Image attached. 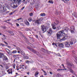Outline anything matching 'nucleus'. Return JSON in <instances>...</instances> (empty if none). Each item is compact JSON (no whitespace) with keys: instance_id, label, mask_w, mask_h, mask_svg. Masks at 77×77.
<instances>
[{"instance_id":"f257e3e1","label":"nucleus","mask_w":77,"mask_h":77,"mask_svg":"<svg viewBox=\"0 0 77 77\" xmlns=\"http://www.w3.org/2000/svg\"><path fill=\"white\" fill-rule=\"evenodd\" d=\"M63 31H58L57 32V39H61V36H60V35L61 34H62L63 33Z\"/></svg>"},{"instance_id":"f03ea898","label":"nucleus","mask_w":77,"mask_h":77,"mask_svg":"<svg viewBox=\"0 0 77 77\" xmlns=\"http://www.w3.org/2000/svg\"><path fill=\"white\" fill-rule=\"evenodd\" d=\"M69 30V29L68 27H66L64 28V29L63 30H62L60 31L61 32H62L63 31V34L66 35H67V33H68V30Z\"/></svg>"},{"instance_id":"7ed1b4c3","label":"nucleus","mask_w":77,"mask_h":77,"mask_svg":"<svg viewBox=\"0 0 77 77\" xmlns=\"http://www.w3.org/2000/svg\"><path fill=\"white\" fill-rule=\"evenodd\" d=\"M41 29L42 30V32H43V33H44V32H45L47 31L46 26H45L43 25H42Z\"/></svg>"},{"instance_id":"20e7f679","label":"nucleus","mask_w":77,"mask_h":77,"mask_svg":"<svg viewBox=\"0 0 77 77\" xmlns=\"http://www.w3.org/2000/svg\"><path fill=\"white\" fill-rule=\"evenodd\" d=\"M63 36L62 38H61L60 39V41H64L68 38V36H67V35H66V34L63 33Z\"/></svg>"},{"instance_id":"39448f33","label":"nucleus","mask_w":77,"mask_h":77,"mask_svg":"<svg viewBox=\"0 0 77 77\" xmlns=\"http://www.w3.org/2000/svg\"><path fill=\"white\" fill-rule=\"evenodd\" d=\"M71 29L70 31L71 32V33H74V30L75 29V27L74 26H72L70 27Z\"/></svg>"},{"instance_id":"423d86ee","label":"nucleus","mask_w":77,"mask_h":77,"mask_svg":"<svg viewBox=\"0 0 77 77\" xmlns=\"http://www.w3.org/2000/svg\"><path fill=\"white\" fill-rule=\"evenodd\" d=\"M0 11H2L3 12H4L6 11V8L5 6H3L1 7Z\"/></svg>"},{"instance_id":"0eeeda50","label":"nucleus","mask_w":77,"mask_h":77,"mask_svg":"<svg viewBox=\"0 0 77 77\" xmlns=\"http://www.w3.org/2000/svg\"><path fill=\"white\" fill-rule=\"evenodd\" d=\"M47 32L48 35H51V33H52V29L51 28L50 29L48 30Z\"/></svg>"},{"instance_id":"6e6552de","label":"nucleus","mask_w":77,"mask_h":77,"mask_svg":"<svg viewBox=\"0 0 77 77\" xmlns=\"http://www.w3.org/2000/svg\"><path fill=\"white\" fill-rule=\"evenodd\" d=\"M56 23H52L51 25L52 26V28L53 29L55 30L56 29Z\"/></svg>"},{"instance_id":"1a4fd4ad","label":"nucleus","mask_w":77,"mask_h":77,"mask_svg":"<svg viewBox=\"0 0 77 77\" xmlns=\"http://www.w3.org/2000/svg\"><path fill=\"white\" fill-rule=\"evenodd\" d=\"M5 50H6V51L8 54L9 55H12V52L11 51L8 49H6Z\"/></svg>"},{"instance_id":"9d476101","label":"nucleus","mask_w":77,"mask_h":77,"mask_svg":"<svg viewBox=\"0 0 77 77\" xmlns=\"http://www.w3.org/2000/svg\"><path fill=\"white\" fill-rule=\"evenodd\" d=\"M65 45L66 47H69L70 45L69 44V42H65Z\"/></svg>"},{"instance_id":"9b49d317","label":"nucleus","mask_w":77,"mask_h":77,"mask_svg":"<svg viewBox=\"0 0 77 77\" xmlns=\"http://www.w3.org/2000/svg\"><path fill=\"white\" fill-rule=\"evenodd\" d=\"M69 69V71L70 72H71V73H72V74H73V75H75V76H76V74H75V73H74V71H73V70H72V69H71V68H68Z\"/></svg>"},{"instance_id":"f8f14e48","label":"nucleus","mask_w":77,"mask_h":77,"mask_svg":"<svg viewBox=\"0 0 77 77\" xmlns=\"http://www.w3.org/2000/svg\"><path fill=\"white\" fill-rule=\"evenodd\" d=\"M35 23L37 24H40L41 22L40 20H37L35 21Z\"/></svg>"},{"instance_id":"ddd939ff","label":"nucleus","mask_w":77,"mask_h":77,"mask_svg":"<svg viewBox=\"0 0 77 77\" xmlns=\"http://www.w3.org/2000/svg\"><path fill=\"white\" fill-rule=\"evenodd\" d=\"M67 65L68 66V67L69 68V66H70V68H71L72 67V66H73V64L71 63H67Z\"/></svg>"},{"instance_id":"4468645a","label":"nucleus","mask_w":77,"mask_h":77,"mask_svg":"<svg viewBox=\"0 0 77 77\" xmlns=\"http://www.w3.org/2000/svg\"><path fill=\"white\" fill-rule=\"evenodd\" d=\"M58 45L60 47V48H63V45L62 43L58 44Z\"/></svg>"},{"instance_id":"2eb2a0df","label":"nucleus","mask_w":77,"mask_h":77,"mask_svg":"<svg viewBox=\"0 0 77 77\" xmlns=\"http://www.w3.org/2000/svg\"><path fill=\"white\" fill-rule=\"evenodd\" d=\"M20 71H23L24 70V68L23 67H22V66H20Z\"/></svg>"},{"instance_id":"dca6fc26","label":"nucleus","mask_w":77,"mask_h":77,"mask_svg":"<svg viewBox=\"0 0 77 77\" xmlns=\"http://www.w3.org/2000/svg\"><path fill=\"white\" fill-rule=\"evenodd\" d=\"M32 52L33 53H35V54H37L38 52L36 51L34 49H32L31 50Z\"/></svg>"},{"instance_id":"f3484780","label":"nucleus","mask_w":77,"mask_h":77,"mask_svg":"<svg viewBox=\"0 0 77 77\" xmlns=\"http://www.w3.org/2000/svg\"><path fill=\"white\" fill-rule=\"evenodd\" d=\"M3 58V60H8V58L5 56H4Z\"/></svg>"},{"instance_id":"a211bd4d","label":"nucleus","mask_w":77,"mask_h":77,"mask_svg":"<svg viewBox=\"0 0 77 77\" xmlns=\"http://www.w3.org/2000/svg\"><path fill=\"white\" fill-rule=\"evenodd\" d=\"M22 0H17V3L18 4V5H20V3L21 2Z\"/></svg>"},{"instance_id":"6ab92c4d","label":"nucleus","mask_w":77,"mask_h":77,"mask_svg":"<svg viewBox=\"0 0 77 77\" xmlns=\"http://www.w3.org/2000/svg\"><path fill=\"white\" fill-rule=\"evenodd\" d=\"M5 56L4 55V54H2V53H0V58H2V57H3L4 56Z\"/></svg>"},{"instance_id":"aec40b11","label":"nucleus","mask_w":77,"mask_h":77,"mask_svg":"<svg viewBox=\"0 0 77 77\" xmlns=\"http://www.w3.org/2000/svg\"><path fill=\"white\" fill-rule=\"evenodd\" d=\"M39 74V72H38L37 71L35 73V76L36 77H38V75Z\"/></svg>"},{"instance_id":"412c9836","label":"nucleus","mask_w":77,"mask_h":77,"mask_svg":"<svg viewBox=\"0 0 77 77\" xmlns=\"http://www.w3.org/2000/svg\"><path fill=\"white\" fill-rule=\"evenodd\" d=\"M17 53V50H14L12 51V53L13 54H15Z\"/></svg>"},{"instance_id":"4be33fe9","label":"nucleus","mask_w":77,"mask_h":77,"mask_svg":"<svg viewBox=\"0 0 77 77\" xmlns=\"http://www.w3.org/2000/svg\"><path fill=\"white\" fill-rule=\"evenodd\" d=\"M40 15L42 17H44V16H45V14L44 13L41 14Z\"/></svg>"},{"instance_id":"5701e85b","label":"nucleus","mask_w":77,"mask_h":77,"mask_svg":"<svg viewBox=\"0 0 77 77\" xmlns=\"http://www.w3.org/2000/svg\"><path fill=\"white\" fill-rule=\"evenodd\" d=\"M16 48L17 50V51H21V49H20V48L18 47H16Z\"/></svg>"},{"instance_id":"b1692460","label":"nucleus","mask_w":77,"mask_h":77,"mask_svg":"<svg viewBox=\"0 0 77 77\" xmlns=\"http://www.w3.org/2000/svg\"><path fill=\"white\" fill-rule=\"evenodd\" d=\"M25 23L26 24V25H27V26H29V22L27 21L26 22H25Z\"/></svg>"},{"instance_id":"393cba45","label":"nucleus","mask_w":77,"mask_h":77,"mask_svg":"<svg viewBox=\"0 0 77 77\" xmlns=\"http://www.w3.org/2000/svg\"><path fill=\"white\" fill-rule=\"evenodd\" d=\"M73 42H74V41L72 40L70 42H69V43H70L71 45H73V44H74Z\"/></svg>"},{"instance_id":"a878e982","label":"nucleus","mask_w":77,"mask_h":77,"mask_svg":"<svg viewBox=\"0 0 77 77\" xmlns=\"http://www.w3.org/2000/svg\"><path fill=\"white\" fill-rule=\"evenodd\" d=\"M28 20L29 21V22H31V21H32V18H29L28 19Z\"/></svg>"},{"instance_id":"bb28decb","label":"nucleus","mask_w":77,"mask_h":77,"mask_svg":"<svg viewBox=\"0 0 77 77\" xmlns=\"http://www.w3.org/2000/svg\"><path fill=\"white\" fill-rule=\"evenodd\" d=\"M7 32H8V33H10V34H12V32L9 30L8 31H7Z\"/></svg>"},{"instance_id":"cd10ccee","label":"nucleus","mask_w":77,"mask_h":77,"mask_svg":"<svg viewBox=\"0 0 77 77\" xmlns=\"http://www.w3.org/2000/svg\"><path fill=\"white\" fill-rule=\"evenodd\" d=\"M24 58L26 59H28L29 58V57L27 56H25L24 57Z\"/></svg>"},{"instance_id":"c85d7f7f","label":"nucleus","mask_w":77,"mask_h":77,"mask_svg":"<svg viewBox=\"0 0 77 77\" xmlns=\"http://www.w3.org/2000/svg\"><path fill=\"white\" fill-rule=\"evenodd\" d=\"M0 46H2V47H4V46H5V45H4L3 44H0Z\"/></svg>"},{"instance_id":"c756f323","label":"nucleus","mask_w":77,"mask_h":77,"mask_svg":"<svg viewBox=\"0 0 77 77\" xmlns=\"http://www.w3.org/2000/svg\"><path fill=\"white\" fill-rule=\"evenodd\" d=\"M42 50L44 51V52H45V53L46 52V51L44 49L42 48Z\"/></svg>"},{"instance_id":"7c9ffc66","label":"nucleus","mask_w":77,"mask_h":77,"mask_svg":"<svg viewBox=\"0 0 77 77\" xmlns=\"http://www.w3.org/2000/svg\"><path fill=\"white\" fill-rule=\"evenodd\" d=\"M49 3H51L52 4H53V2L52 1H49Z\"/></svg>"},{"instance_id":"2f4dec72","label":"nucleus","mask_w":77,"mask_h":77,"mask_svg":"<svg viewBox=\"0 0 77 77\" xmlns=\"http://www.w3.org/2000/svg\"><path fill=\"white\" fill-rule=\"evenodd\" d=\"M44 72L45 73L44 75H47V73H46L45 71H44Z\"/></svg>"},{"instance_id":"473e14b6","label":"nucleus","mask_w":77,"mask_h":77,"mask_svg":"<svg viewBox=\"0 0 77 77\" xmlns=\"http://www.w3.org/2000/svg\"><path fill=\"white\" fill-rule=\"evenodd\" d=\"M29 15L30 16H32L33 15V13H30L29 14Z\"/></svg>"},{"instance_id":"72a5a7b5","label":"nucleus","mask_w":77,"mask_h":77,"mask_svg":"<svg viewBox=\"0 0 77 77\" xmlns=\"http://www.w3.org/2000/svg\"><path fill=\"white\" fill-rule=\"evenodd\" d=\"M25 69H27V68H28V67L27 66H25Z\"/></svg>"},{"instance_id":"f704fd0d","label":"nucleus","mask_w":77,"mask_h":77,"mask_svg":"<svg viewBox=\"0 0 77 77\" xmlns=\"http://www.w3.org/2000/svg\"><path fill=\"white\" fill-rule=\"evenodd\" d=\"M14 8H17L18 7L17 6H16L15 5H13Z\"/></svg>"},{"instance_id":"c9c22d12","label":"nucleus","mask_w":77,"mask_h":77,"mask_svg":"<svg viewBox=\"0 0 77 77\" xmlns=\"http://www.w3.org/2000/svg\"><path fill=\"white\" fill-rule=\"evenodd\" d=\"M62 69H57V71H62Z\"/></svg>"},{"instance_id":"e433bc0d","label":"nucleus","mask_w":77,"mask_h":77,"mask_svg":"<svg viewBox=\"0 0 77 77\" xmlns=\"http://www.w3.org/2000/svg\"><path fill=\"white\" fill-rule=\"evenodd\" d=\"M8 74H12V71L11 72H8Z\"/></svg>"},{"instance_id":"4c0bfd02","label":"nucleus","mask_w":77,"mask_h":77,"mask_svg":"<svg viewBox=\"0 0 77 77\" xmlns=\"http://www.w3.org/2000/svg\"><path fill=\"white\" fill-rule=\"evenodd\" d=\"M6 69H9V66H6Z\"/></svg>"},{"instance_id":"58836bf2","label":"nucleus","mask_w":77,"mask_h":77,"mask_svg":"<svg viewBox=\"0 0 77 77\" xmlns=\"http://www.w3.org/2000/svg\"><path fill=\"white\" fill-rule=\"evenodd\" d=\"M72 15H75V12H74V13H72Z\"/></svg>"},{"instance_id":"ea45409f","label":"nucleus","mask_w":77,"mask_h":77,"mask_svg":"<svg viewBox=\"0 0 77 77\" xmlns=\"http://www.w3.org/2000/svg\"><path fill=\"white\" fill-rule=\"evenodd\" d=\"M57 75H58V77H59V76H62V75H61L59 73H58L57 74Z\"/></svg>"},{"instance_id":"a19ab883","label":"nucleus","mask_w":77,"mask_h":77,"mask_svg":"<svg viewBox=\"0 0 77 77\" xmlns=\"http://www.w3.org/2000/svg\"><path fill=\"white\" fill-rule=\"evenodd\" d=\"M13 67L14 69H15V64H14V65H13Z\"/></svg>"},{"instance_id":"79ce46f5","label":"nucleus","mask_w":77,"mask_h":77,"mask_svg":"<svg viewBox=\"0 0 77 77\" xmlns=\"http://www.w3.org/2000/svg\"><path fill=\"white\" fill-rule=\"evenodd\" d=\"M35 37L36 38H37V39H38V35H35Z\"/></svg>"},{"instance_id":"37998d69","label":"nucleus","mask_w":77,"mask_h":77,"mask_svg":"<svg viewBox=\"0 0 77 77\" xmlns=\"http://www.w3.org/2000/svg\"><path fill=\"white\" fill-rule=\"evenodd\" d=\"M14 57H17V56H18V55H14Z\"/></svg>"},{"instance_id":"c03bdc74","label":"nucleus","mask_w":77,"mask_h":77,"mask_svg":"<svg viewBox=\"0 0 77 77\" xmlns=\"http://www.w3.org/2000/svg\"><path fill=\"white\" fill-rule=\"evenodd\" d=\"M29 60H27L26 61V63H29Z\"/></svg>"},{"instance_id":"a18cd8bd","label":"nucleus","mask_w":77,"mask_h":77,"mask_svg":"<svg viewBox=\"0 0 77 77\" xmlns=\"http://www.w3.org/2000/svg\"><path fill=\"white\" fill-rule=\"evenodd\" d=\"M3 68V66L2 65H0V68Z\"/></svg>"},{"instance_id":"49530a36","label":"nucleus","mask_w":77,"mask_h":77,"mask_svg":"<svg viewBox=\"0 0 77 77\" xmlns=\"http://www.w3.org/2000/svg\"><path fill=\"white\" fill-rule=\"evenodd\" d=\"M59 44H55V45H55V46H56V47H57V45H58Z\"/></svg>"},{"instance_id":"de8ad7c7","label":"nucleus","mask_w":77,"mask_h":77,"mask_svg":"<svg viewBox=\"0 0 77 77\" xmlns=\"http://www.w3.org/2000/svg\"><path fill=\"white\" fill-rule=\"evenodd\" d=\"M25 7H23L21 9V10H23L24 9Z\"/></svg>"},{"instance_id":"09e8293b","label":"nucleus","mask_w":77,"mask_h":77,"mask_svg":"<svg viewBox=\"0 0 77 77\" xmlns=\"http://www.w3.org/2000/svg\"><path fill=\"white\" fill-rule=\"evenodd\" d=\"M22 20V19H21V18H20V19H17V21H19V20Z\"/></svg>"},{"instance_id":"8fccbe9b","label":"nucleus","mask_w":77,"mask_h":77,"mask_svg":"<svg viewBox=\"0 0 77 77\" xmlns=\"http://www.w3.org/2000/svg\"><path fill=\"white\" fill-rule=\"evenodd\" d=\"M2 28L4 29H6V27L5 26H3Z\"/></svg>"},{"instance_id":"3c124183","label":"nucleus","mask_w":77,"mask_h":77,"mask_svg":"<svg viewBox=\"0 0 77 77\" xmlns=\"http://www.w3.org/2000/svg\"><path fill=\"white\" fill-rule=\"evenodd\" d=\"M12 14H13V13H12L11 12L9 14V15H12Z\"/></svg>"},{"instance_id":"603ef678","label":"nucleus","mask_w":77,"mask_h":77,"mask_svg":"<svg viewBox=\"0 0 77 77\" xmlns=\"http://www.w3.org/2000/svg\"><path fill=\"white\" fill-rule=\"evenodd\" d=\"M20 66H22V67H23V66H24V65H20Z\"/></svg>"},{"instance_id":"864d4df0","label":"nucleus","mask_w":77,"mask_h":77,"mask_svg":"<svg viewBox=\"0 0 77 77\" xmlns=\"http://www.w3.org/2000/svg\"><path fill=\"white\" fill-rule=\"evenodd\" d=\"M4 42L5 43V44H7V45H8V44L6 42Z\"/></svg>"},{"instance_id":"5fc2aeb1","label":"nucleus","mask_w":77,"mask_h":77,"mask_svg":"<svg viewBox=\"0 0 77 77\" xmlns=\"http://www.w3.org/2000/svg\"><path fill=\"white\" fill-rule=\"evenodd\" d=\"M27 48L28 49H30V48L29 47H27Z\"/></svg>"},{"instance_id":"6e6d98bb","label":"nucleus","mask_w":77,"mask_h":77,"mask_svg":"<svg viewBox=\"0 0 77 77\" xmlns=\"http://www.w3.org/2000/svg\"><path fill=\"white\" fill-rule=\"evenodd\" d=\"M16 25L17 26H19V24H18V23H16Z\"/></svg>"},{"instance_id":"4d7b16f0","label":"nucleus","mask_w":77,"mask_h":77,"mask_svg":"<svg viewBox=\"0 0 77 77\" xmlns=\"http://www.w3.org/2000/svg\"><path fill=\"white\" fill-rule=\"evenodd\" d=\"M50 72V74H51V75L53 74V73H52V72Z\"/></svg>"},{"instance_id":"13d9d810","label":"nucleus","mask_w":77,"mask_h":77,"mask_svg":"<svg viewBox=\"0 0 77 77\" xmlns=\"http://www.w3.org/2000/svg\"><path fill=\"white\" fill-rule=\"evenodd\" d=\"M57 55L58 56H60V54H58Z\"/></svg>"},{"instance_id":"bf43d9fd","label":"nucleus","mask_w":77,"mask_h":77,"mask_svg":"<svg viewBox=\"0 0 77 77\" xmlns=\"http://www.w3.org/2000/svg\"><path fill=\"white\" fill-rule=\"evenodd\" d=\"M26 2H30V0H27L26 1Z\"/></svg>"},{"instance_id":"052dcab7","label":"nucleus","mask_w":77,"mask_h":77,"mask_svg":"<svg viewBox=\"0 0 77 77\" xmlns=\"http://www.w3.org/2000/svg\"><path fill=\"white\" fill-rule=\"evenodd\" d=\"M38 7H39V5H36V7L37 8H38Z\"/></svg>"},{"instance_id":"680f3d73","label":"nucleus","mask_w":77,"mask_h":77,"mask_svg":"<svg viewBox=\"0 0 77 77\" xmlns=\"http://www.w3.org/2000/svg\"><path fill=\"white\" fill-rule=\"evenodd\" d=\"M27 74L28 75H29V72H27Z\"/></svg>"},{"instance_id":"e2e57ef3","label":"nucleus","mask_w":77,"mask_h":77,"mask_svg":"<svg viewBox=\"0 0 77 77\" xmlns=\"http://www.w3.org/2000/svg\"><path fill=\"white\" fill-rule=\"evenodd\" d=\"M55 43H53L52 44L53 45H55Z\"/></svg>"},{"instance_id":"0e129e2a","label":"nucleus","mask_w":77,"mask_h":77,"mask_svg":"<svg viewBox=\"0 0 77 77\" xmlns=\"http://www.w3.org/2000/svg\"><path fill=\"white\" fill-rule=\"evenodd\" d=\"M13 46H14V47H16V45H12Z\"/></svg>"},{"instance_id":"69168bd1","label":"nucleus","mask_w":77,"mask_h":77,"mask_svg":"<svg viewBox=\"0 0 77 77\" xmlns=\"http://www.w3.org/2000/svg\"><path fill=\"white\" fill-rule=\"evenodd\" d=\"M20 68L19 69L17 68V70H19V69H20Z\"/></svg>"},{"instance_id":"338daca9","label":"nucleus","mask_w":77,"mask_h":77,"mask_svg":"<svg viewBox=\"0 0 77 77\" xmlns=\"http://www.w3.org/2000/svg\"><path fill=\"white\" fill-rule=\"evenodd\" d=\"M75 59H76V60L77 62V57H76V58Z\"/></svg>"},{"instance_id":"774afa93","label":"nucleus","mask_w":77,"mask_h":77,"mask_svg":"<svg viewBox=\"0 0 77 77\" xmlns=\"http://www.w3.org/2000/svg\"><path fill=\"white\" fill-rule=\"evenodd\" d=\"M40 77H44V76H43V75H41L40 76Z\"/></svg>"}]
</instances>
